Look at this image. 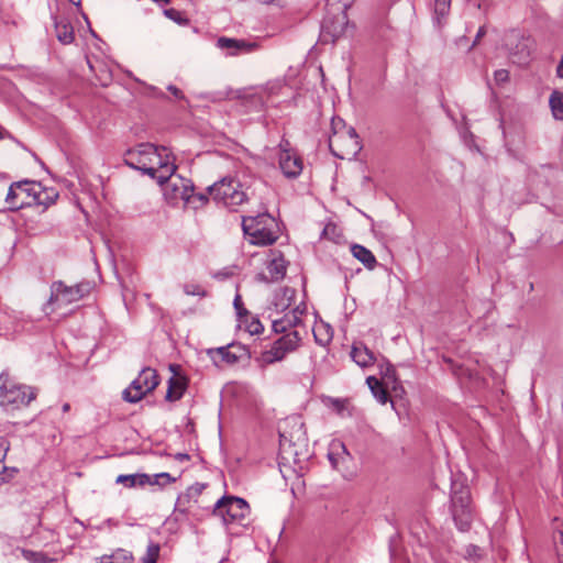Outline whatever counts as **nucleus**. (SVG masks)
Here are the masks:
<instances>
[{"mask_svg": "<svg viewBox=\"0 0 563 563\" xmlns=\"http://www.w3.org/2000/svg\"><path fill=\"white\" fill-rule=\"evenodd\" d=\"M306 314L307 306L305 302H300L291 311L284 313L280 318L273 319L274 332L283 335L274 341L269 349L262 352L258 361L263 365L280 362L300 346L302 338L307 334L303 320Z\"/></svg>", "mask_w": 563, "mask_h": 563, "instance_id": "obj_1", "label": "nucleus"}, {"mask_svg": "<svg viewBox=\"0 0 563 563\" xmlns=\"http://www.w3.org/2000/svg\"><path fill=\"white\" fill-rule=\"evenodd\" d=\"M175 158L165 146L157 147L142 143L126 151L124 162L131 168L147 174L158 183L168 178L175 170Z\"/></svg>", "mask_w": 563, "mask_h": 563, "instance_id": "obj_2", "label": "nucleus"}, {"mask_svg": "<svg viewBox=\"0 0 563 563\" xmlns=\"http://www.w3.org/2000/svg\"><path fill=\"white\" fill-rule=\"evenodd\" d=\"M36 398V390L19 384L8 372L0 374V406L13 411L27 406Z\"/></svg>", "mask_w": 563, "mask_h": 563, "instance_id": "obj_3", "label": "nucleus"}, {"mask_svg": "<svg viewBox=\"0 0 563 563\" xmlns=\"http://www.w3.org/2000/svg\"><path fill=\"white\" fill-rule=\"evenodd\" d=\"M275 219L267 212L242 217V228L250 242L255 245H271L277 240Z\"/></svg>", "mask_w": 563, "mask_h": 563, "instance_id": "obj_4", "label": "nucleus"}, {"mask_svg": "<svg viewBox=\"0 0 563 563\" xmlns=\"http://www.w3.org/2000/svg\"><path fill=\"white\" fill-rule=\"evenodd\" d=\"M451 512L453 520L461 531L471 527L473 509L468 486L460 479H453L451 485Z\"/></svg>", "mask_w": 563, "mask_h": 563, "instance_id": "obj_5", "label": "nucleus"}, {"mask_svg": "<svg viewBox=\"0 0 563 563\" xmlns=\"http://www.w3.org/2000/svg\"><path fill=\"white\" fill-rule=\"evenodd\" d=\"M44 195L45 191L40 183L23 180L14 183L9 187L5 202L10 210H19L33 205H44Z\"/></svg>", "mask_w": 563, "mask_h": 563, "instance_id": "obj_6", "label": "nucleus"}, {"mask_svg": "<svg viewBox=\"0 0 563 563\" xmlns=\"http://www.w3.org/2000/svg\"><path fill=\"white\" fill-rule=\"evenodd\" d=\"M332 125L336 129L342 125L340 131L334 130L333 134L329 136V148L331 153L341 159H351L361 151V143L355 130L350 126L345 128L342 120L332 121Z\"/></svg>", "mask_w": 563, "mask_h": 563, "instance_id": "obj_7", "label": "nucleus"}, {"mask_svg": "<svg viewBox=\"0 0 563 563\" xmlns=\"http://www.w3.org/2000/svg\"><path fill=\"white\" fill-rule=\"evenodd\" d=\"M209 194L217 203L233 211L247 200L241 183L231 177L214 183L209 187Z\"/></svg>", "mask_w": 563, "mask_h": 563, "instance_id": "obj_8", "label": "nucleus"}, {"mask_svg": "<svg viewBox=\"0 0 563 563\" xmlns=\"http://www.w3.org/2000/svg\"><path fill=\"white\" fill-rule=\"evenodd\" d=\"M212 515L224 525H242L250 515V506L243 498L225 495L216 501Z\"/></svg>", "mask_w": 563, "mask_h": 563, "instance_id": "obj_9", "label": "nucleus"}, {"mask_svg": "<svg viewBox=\"0 0 563 563\" xmlns=\"http://www.w3.org/2000/svg\"><path fill=\"white\" fill-rule=\"evenodd\" d=\"M159 384L157 372L152 367L143 368L137 377L122 393L125 401L136 404L147 394L153 391Z\"/></svg>", "mask_w": 563, "mask_h": 563, "instance_id": "obj_10", "label": "nucleus"}, {"mask_svg": "<svg viewBox=\"0 0 563 563\" xmlns=\"http://www.w3.org/2000/svg\"><path fill=\"white\" fill-rule=\"evenodd\" d=\"M90 290V283H79L74 286H68L60 280L54 282L51 286L48 302L57 307H64L82 299L85 296L89 295Z\"/></svg>", "mask_w": 563, "mask_h": 563, "instance_id": "obj_11", "label": "nucleus"}, {"mask_svg": "<svg viewBox=\"0 0 563 563\" xmlns=\"http://www.w3.org/2000/svg\"><path fill=\"white\" fill-rule=\"evenodd\" d=\"M159 184L163 187L165 199L170 203H177L178 201L187 202L194 191L191 180L175 175V172Z\"/></svg>", "mask_w": 563, "mask_h": 563, "instance_id": "obj_12", "label": "nucleus"}, {"mask_svg": "<svg viewBox=\"0 0 563 563\" xmlns=\"http://www.w3.org/2000/svg\"><path fill=\"white\" fill-rule=\"evenodd\" d=\"M278 164L287 178H297L302 172V159L291 147L288 140L283 139L278 145Z\"/></svg>", "mask_w": 563, "mask_h": 563, "instance_id": "obj_13", "label": "nucleus"}, {"mask_svg": "<svg viewBox=\"0 0 563 563\" xmlns=\"http://www.w3.org/2000/svg\"><path fill=\"white\" fill-rule=\"evenodd\" d=\"M207 355L216 366H221L222 364L234 365L247 358L249 351L241 344L231 343L225 346L208 349Z\"/></svg>", "mask_w": 563, "mask_h": 563, "instance_id": "obj_14", "label": "nucleus"}, {"mask_svg": "<svg viewBox=\"0 0 563 563\" xmlns=\"http://www.w3.org/2000/svg\"><path fill=\"white\" fill-rule=\"evenodd\" d=\"M207 488L206 484L195 483L189 486L184 493H181L176 500L175 511L186 515L190 509L199 504L203 490Z\"/></svg>", "mask_w": 563, "mask_h": 563, "instance_id": "obj_15", "label": "nucleus"}, {"mask_svg": "<svg viewBox=\"0 0 563 563\" xmlns=\"http://www.w3.org/2000/svg\"><path fill=\"white\" fill-rule=\"evenodd\" d=\"M217 46L221 49L228 51L229 55H238L239 53H251L258 48V44L255 42H247L245 40L219 37Z\"/></svg>", "mask_w": 563, "mask_h": 563, "instance_id": "obj_16", "label": "nucleus"}, {"mask_svg": "<svg viewBox=\"0 0 563 563\" xmlns=\"http://www.w3.org/2000/svg\"><path fill=\"white\" fill-rule=\"evenodd\" d=\"M286 262L282 256L272 258L266 265V272L260 275V279L274 283L283 279L286 275Z\"/></svg>", "mask_w": 563, "mask_h": 563, "instance_id": "obj_17", "label": "nucleus"}, {"mask_svg": "<svg viewBox=\"0 0 563 563\" xmlns=\"http://www.w3.org/2000/svg\"><path fill=\"white\" fill-rule=\"evenodd\" d=\"M296 298V290L290 287H285L280 289L278 292H276L274 298V308L276 312H289L291 311L296 306H299L300 303H295Z\"/></svg>", "mask_w": 563, "mask_h": 563, "instance_id": "obj_18", "label": "nucleus"}, {"mask_svg": "<svg viewBox=\"0 0 563 563\" xmlns=\"http://www.w3.org/2000/svg\"><path fill=\"white\" fill-rule=\"evenodd\" d=\"M351 357L358 366L363 368L369 367L376 362L374 352L363 343H354L352 345Z\"/></svg>", "mask_w": 563, "mask_h": 563, "instance_id": "obj_19", "label": "nucleus"}, {"mask_svg": "<svg viewBox=\"0 0 563 563\" xmlns=\"http://www.w3.org/2000/svg\"><path fill=\"white\" fill-rule=\"evenodd\" d=\"M186 389L187 378L181 375H174L168 380L165 399L172 402L177 401L184 396Z\"/></svg>", "mask_w": 563, "mask_h": 563, "instance_id": "obj_20", "label": "nucleus"}, {"mask_svg": "<svg viewBox=\"0 0 563 563\" xmlns=\"http://www.w3.org/2000/svg\"><path fill=\"white\" fill-rule=\"evenodd\" d=\"M352 255L357 258L363 265L368 268L373 269L376 266V258L372 251L366 249L363 245L354 244L351 246Z\"/></svg>", "mask_w": 563, "mask_h": 563, "instance_id": "obj_21", "label": "nucleus"}, {"mask_svg": "<svg viewBox=\"0 0 563 563\" xmlns=\"http://www.w3.org/2000/svg\"><path fill=\"white\" fill-rule=\"evenodd\" d=\"M295 443L285 433H279V450L283 460L289 462L291 459L295 463L298 462V451L295 450Z\"/></svg>", "mask_w": 563, "mask_h": 563, "instance_id": "obj_22", "label": "nucleus"}, {"mask_svg": "<svg viewBox=\"0 0 563 563\" xmlns=\"http://www.w3.org/2000/svg\"><path fill=\"white\" fill-rule=\"evenodd\" d=\"M115 482L118 484H122L125 487L132 488V487H143L150 483V475L147 474H121L117 477Z\"/></svg>", "mask_w": 563, "mask_h": 563, "instance_id": "obj_23", "label": "nucleus"}, {"mask_svg": "<svg viewBox=\"0 0 563 563\" xmlns=\"http://www.w3.org/2000/svg\"><path fill=\"white\" fill-rule=\"evenodd\" d=\"M55 31L58 41L63 44H70L75 38L73 26L64 19L55 21Z\"/></svg>", "mask_w": 563, "mask_h": 563, "instance_id": "obj_24", "label": "nucleus"}, {"mask_svg": "<svg viewBox=\"0 0 563 563\" xmlns=\"http://www.w3.org/2000/svg\"><path fill=\"white\" fill-rule=\"evenodd\" d=\"M366 384L378 402L385 405L388 401V393L378 378L368 376Z\"/></svg>", "mask_w": 563, "mask_h": 563, "instance_id": "obj_25", "label": "nucleus"}, {"mask_svg": "<svg viewBox=\"0 0 563 563\" xmlns=\"http://www.w3.org/2000/svg\"><path fill=\"white\" fill-rule=\"evenodd\" d=\"M134 559L130 551L118 549L111 554L102 555L98 563H133Z\"/></svg>", "mask_w": 563, "mask_h": 563, "instance_id": "obj_26", "label": "nucleus"}, {"mask_svg": "<svg viewBox=\"0 0 563 563\" xmlns=\"http://www.w3.org/2000/svg\"><path fill=\"white\" fill-rule=\"evenodd\" d=\"M347 24V16L345 13V9L342 10L341 14L338 16L336 23H330L328 20L324 22L323 27L328 30L333 37H339L345 30Z\"/></svg>", "mask_w": 563, "mask_h": 563, "instance_id": "obj_27", "label": "nucleus"}, {"mask_svg": "<svg viewBox=\"0 0 563 563\" xmlns=\"http://www.w3.org/2000/svg\"><path fill=\"white\" fill-rule=\"evenodd\" d=\"M549 103L553 117L556 120H563V95L559 91H553L550 96Z\"/></svg>", "mask_w": 563, "mask_h": 563, "instance_id": "obj_28", "label": "nucleus"}, {"mask_svg": "<svg viewBox=\"0 0 563 563\" xmlns=\"http://www.w3.org/2000/svg\"><path fill=\"white\" fill-rule=\"evenodd\" d=\"M451 9V0H435L434 1V14H435V21L440 25L442 23V20H444Z\"/></svg>", "mask_w": 563, "mask_h": 563, "instance_id": "obj_29", "label": "nucleus"}, {"mask_svg": "<svg viewBox=\"0 0 563 563\" xmlns=\"http://www.w3.org/2000/svg\"><path fill=\"white\" fill-rule=\"evenodd\" d=\"M22 556L30 563H49L51 559L41 551L20 549Z\"/></svg>", "mask_w": 563, "mask_h": 563, "instance_id": "obj_30", "label": "nucleus"}, {"mask_svg": "<svg viewBox=\"0 0 563 563\" xmlns=\"http://www.w3.org/2000/svg\"><path fill=\"white\" fill-rule=\"evenodd\" d=\"M518 52L512 53L514 57L518 56L515 60L518 64H526L530 56V51L528 46V40L521 38V41L517 45Z\"/></svg>", "mask_w": 563, "mask_h": 563, "instance_id": "obj_31", "label": "nucleus"}, {"mask_svg": "<svg viewBox=\"0 0 563 563\" xmlns=\"http://www.w3.org/2000/svg\"><path fill=\"white\" fill-rule=\"evenodd\" d=\"M176 481L175 477H172L169 473L163 472L155 474L153 476L150 475V483L147 485H159L165 486L167 484L174 483Z\"/></svg>", "mask_w": 563, "mask_h": 563, "instance_id": "obj_32", "label": "nucleus"}, {"mask_svg": "<svg viewBox=\"0 0 563 563\" xmlns=\"http://www.w3.org/2000/svg\"><path fill=\"white\" fill-rule=\"evenodd\" d=\"M159 550L161 548L157 543H150L145 555L142 558V563H157Z\"/></svg>", "mask_w": 563, "mask_h": 563, "instance_id": "obj_33", "label": "nucleus"}, {"mask_svg": "<svg viewBox=\"0 0 563 563\" xmlns=\"http://www.w3.org/2000/svg\"><path fill=\"white\" fill-rule=\"evenodd\" d=\"M245 330L252 335L261 334L264 327L258 319L252 317L251 320L245 321Z\"/></svg>", "mask_w": 563, "mask_h": 563, "instance_id": "obj_34", "label": "nucleus"}, {"mask_svg": "<svg viewBox=\"0 0 563 563\" xmlns=\"http://www.w3.org/2000/svg\"><path fill=\"white\" fill-rule=\"evenodd\" d=\"M465 556L472 561L481 560L483 558V549L477 545L470 544L465 549Z\"/></svg>", "mask_w": 563, "mask_h": 563, "instance_id": "obj_35", "label": "nucleus"}, {"mask_svg": "<svg viewBox=\"0 0 563 563\" xmlns=\"http://www.w3.org/2000/svg\"><path fill=\"white\" fill-rule=\"evenodd\" d=\"M336 231L338 228L335 224L328 223L322 231V236L335 241L340 236V234H338Z\"/></svg>", "mask_w": 563, "mask_h": 563, "instance_id": "obj_36", "label": "nucleus"}, {"mask_svg": "<svg viewBox=\"0 0 563 563\" xmlns=\"http://www.w3.org/2000/svg\"><path fill=\"white\" fill-rule=\"evenodd\" d=\"M494 79L497 85L505 84L509 80V71L507 69H498L494 73Z\"/></svg>", "mask_w": 563, "mask_h": 563, "instance_id": "obj_37", "label": "nucleus"}, {"mask_svg": "<svg viewBox=\"0 0 563 563\" xmlns=\"http://www.w3.org/2000/svg\"><path fill=\"white\" fill-rule=\"evenodd\" d=\"M165 15L178 23L180 22V12L175 9L165 10Z\"/></svg>", "mask_w": 563, "mask_h": 563, "instance_id": "obj_38", "label": "nucleus"}, {"mask_svg": "<svg viewBox=\"0 0 563 563\" xmlns=\"http://www.w3.org/2000/svg\"><path fill=\"white\" fill-rule=\"evenodd\" d=\"M233 303H234V307H235L239 316H242L243 312L246 313V310L243 309V307H242V298L240 295L235 296Z\"/></svg>", "mask_w": 563, "mask_h": 563, "instance_id": "obj_39", "label": "nucleus"}, {"mask_svg": "<svg viewBox=\"0 0 563 563\" xmlns=\"http://www.w3.org/2000/svg\"><path fill=\"white\" fill-rule=\"evenodd\" d=\"M168 91H170L173 93V96L177 99H183L184 98V95L181 92V90L179 88H177L176 86L174 85H169L167 87Z\"/></svg>", "mask_w": 563, "mask_h": 563, "instance_id": "obj_40", "label": "nucleus"}, {"mask_svg": "<svg viewBox=\"0 0 563 563\" xmlns=\"http://www.w3.org/2000/svg\"><path fill=\"white\" fill-rule=\"evenodd\" d=\"M333 406L341 413L346 408V400L335 399L333 400Z\"/></svg>", "mask_w": 563, "mask_h": 563, "instance_id": "obj_41", "label": "nucleus"}, {"mask_svg": "<svg viewBox=\"0 0 563 563\" xmlns=\"http://www.w3.org/2000/svg\"><path fill=\"white\" fill-rule=\"evenodd\" d=\"M328 459L333 468H339L340 459L335 457V454L332 450L328 453Z\"/></svg>", "mask_w": 563, "mask_h": 563, "instance_id": "obj_42", "label": "nucleus"}, {"mask_svg": "<svg viewBox=\"0 0 563 563\" xmlns=\"http://www.w3.org/2000/svg\"><path fill=\"white\" fill-rule=\"evenodd\" d=\"M174 457L178 462H187L190 460V456L187 453H177Z\"/></svg>", "mask_w": 563, "mask_h": 563, "instance_id": "obj_43", "label": "nucleus"}, {"mask_svg": "<svg viewBox=\"0 0 563 563\" xmlns=\"http://www.w3.org/2000/svg\"><path fill=\"white\" fill-rule=\"evenodd\" d=\"M485 34H486L485 26H481V27L478 29V31H477V34H476V37H475V42H474V44H476V43L479 41V38H481L482 36H484Z\"/></svg>", "mask_w": 563, "mask_h": 563, "instance_id": "obj_44", "label": "nucleus"}, {"mask_svg": "<svg viewBox=\"0 0 563 563\" xmlns=\"http://www.w3.org/2000/svg\"><path fill=\"white\" fill-rule=\"evenodd\" d=\"M556 74L560 78H563V55H562L561 62L556 68Z\"/></svg>", "mask_w": 563, "mask_h": 563, "instance_id": "obj_45", "label": "nucleus"}, {"mask_svg": "<svg viewBox=\"0 0 563 563\" xmlns=\"http://www.w3.org/2000/svg\"><path fill=\"white\" fill-rule=\"evenodd\" d=\"M261 3L264 4H280L282 0H257Z\"/></svg>", "mask_w": 563, "mask_h": 563, "instance_id": "obj_46", "label": "nucleus"}, {"mask_svg": "<svg viewBox=\"0 0 563 563\" xmlns=\"http://www.w3.org/2000/svg\"><path fill=\"white\" fill-rule=\"evenodd\" d=\"M314 339H316V342L319 343L320 345H325L329 341V339H325V340L319 339V336L316 332H314Z\"/></svg>", "mask_w": 563, "mask_h": 563, "instance_id": "obj_47", "label": "nucleus"}, {"mask_svg": "<svg viewBox=\"0 0 563 563\" xmlns=\"http://www.w3.org/2000/svg\"><path fill=\"white\" fill-rule=\"evenodd\" d=\"M389 373L394 376V369H393V366H391L389 363H387V369H386V374H385V376H387V377H388V376H389Z\"/></svg>", "mask_w": 563, "mask_h": 563, "instance_id": "obj_48", "label": "nucleus"}, {"mask_svg": "<svg viewBox=\"0 0 563 563\" xmlns=\"http://www.w3.org/2000/svg\"><path fill=\"white\" fill-rule=\"evenodd\" d=\"M152 1L155 3H158V4H168L170 2V0H152Z\"/></svg>", "mask_w": 563, "mask_h": 563, "instance_id": "obj_49", "label": "nucleus"}, {"mask_svg": "<svg viewBox=\"0 0 563 563\" xmlns=\"http://www.w3.org/2000/svg\"><path fill=\"white\" fill-rule=\"evenodd\" d=\"M70 409V405L68 402L64 404L62 407L63 412H68Z\"/></svg>", "mask_w": 563, "mask_h": 563, "instance_id": "obj_50", "label": "nucleus"}, {"mask_svg": "<svg viewBox=\"0 0 563 563\" xmlns=\"http://www.w3.org/2000/svg\"><path fill=\"white\" fill-rule=\"evenodd\" d=\"M4 137V134L3 132L0 130V140H2Z\"/></svg>", "mask_w": 563, "mask_h": 563, "instance_id": "obj_51", "label": "nucleus"}, {"mask_svg": "<svg viewBox=\"0 0 563 563\" xmlns=\"http://www.w3.org/2000/svg\"><path fill=\"white\" fill-rule=\"evenodd\" d=\"M341 448H342L343 453L347 454V452L345 451V448L343 445H341Z\"/></svg>", "mask_w": 563, "mask_h": 563, "instance_id": "obj_52", "label": "nucleus"}]
</instances>
